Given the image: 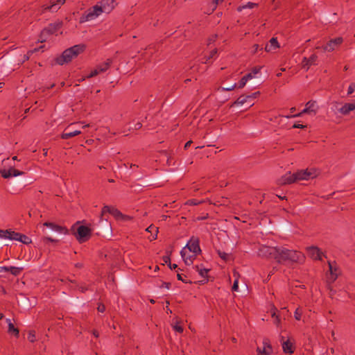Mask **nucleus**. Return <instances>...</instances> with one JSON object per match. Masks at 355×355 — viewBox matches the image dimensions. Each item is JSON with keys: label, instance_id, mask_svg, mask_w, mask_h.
Here are the masks:
<instances>
[{"label": "nucleus", "instance_id": "obj_7", "mask_svg": "<svg viewBox=\"0 0 355 355\" xmlns=\"http://www.w3.org/2000/svg\"><path fill=\"white\" fill-rule=\"evenodd\" d=\"M97 4H98L99 8L102 10V12L106 14L110 13L115 6L114 0H102Z\"/></svg>", "mask_w": 355, "mask_h": 355}, {"label": "nucleus", "instance_id": "obj_31", "mask_svg": "<svg viewBox=\"0 0 355 355\" xmlns=\"http://www.w3.org/2000/svg\"><path fill=\"white\" fill-rule=\"evenodd\" d=\"M153 230H155L156 232L155 234L151 235V238L150 239L151 241L157 238V228L153 227V225H150L146 229V231L149 232H151Z\"/></svg>", "mask_w": 355, "mask_h": 355}, {"label": "nucleus", "instance_id": "obj_33", "mask_svg": "<svg viewBox=\"0 0 355 355\" xmlns=\"http://www.w3.org/2000/svg\"><path fill=\"white\" fill-rule=\"evenodd\" d=\"M110 62H105V63L102 64L101 65L98 66V69H99V71L101 72H104L108 69V67L110 66Z\"/></svg>", "mask_w": 355, "mask_h": 355}, {"label": "nucleus", "instance_id": "obj_28", "mask_svg": "<svg viewBox=\"0 0 355 355\" xmlns=\"http://www.w3.org/2000/svg\"><path fill=\"white\" fill-rule=\"evenodd\" d=\"M80 132H81L80 130H75V131H73V132H65V133H63L62 135V138L64 139H68L69 137L78 135L80 134Z\"/></svg>", "mask_w": 355, "mask_h": 355}, {"label": "nucleus", "instance_id": "obj_35", "mask_svg": "<svg viewBox=\"0 0 355 355\" xmlns=\"http://www.w3.org/2000/svg\"><path fill=\"white\" fill-rule=\"evenodd\" d=\"M317 58L318 57L315 54H313L309 58H308L311 66L316 64Z\"/></svg>", "mask_w": 355, "mask_h": 355}, {"label": "nucleus", "instance_id": "obj_49", "mask_svg": "<svg viewBox=\"0 0 355 355\" xmlns=\"http://www.w3.org/2000/svg\"><path fill=\"white\" fill-rule=\"evenodd\" d=\"M44 241L45 243H47V242H49H49H56V241H57V240H55V239H53V238H51V237H50V236H45V237L44 238Z\"/></svg>", "mask_w": 355, "mask_h": 355}, {"label": "nucleus", "instance_id": "obj_42", "mask_svg": "<svg viewBox=\"0 0 355 355\" xmlns=\"http://www.w3.org/2000/svg\"><path fill=\"white\" fill-rule=\"evenodd\" d=\"M218 254L219 257L223 259V260H227L229 257V254L227 253H225L224 252L218 251Z\"/></svg>", "mask_w": 355, "mask_h": 355}, {"label": "nucleus", "instance_id": "obj_34", "mask_svg": "<svg viewBox=\"0 0 355 355\" xmlns=\"http://www.w3.org/2000/svg\"><path fill=\"white\" fill-rule=\"evenodd\" d=\"M302 68H304V69H305L306 70L311 66L310 63H309V59L306 58V57L303 58L302 62Z\"/></svg>", "mask_w": 355, "mask_h": 355}, {"label": "nucleus", "instance_id": "obj_5", "mask_svg": "<svg viewBox=\"0 0 355 355\" xmlns=\"http://www.w3.org/2000/svg\"><path fill=\"white\" fill-rule=\"evenodd\" d=\"M102 12V10L98 6V4H96L92 7L91 8L88 9L81 17L80 21L85 22V21H89L96 19L97 17H98Z\"/></svg>", "mask_w": 355, "mask_h": 355}, {"label": "nucleus", "instance_id": "obj_45", "mask_svg": "<svg viewBox=\"0 0 355 355\" xmlns=\"http://www.w3.org/2000/svg\"><path fill=\"white\" fill-rule=\"evenodd\" d=\"M232 291L236 292L239 291V282L237 279H236L233 284Z\"/></svg>", "mask_w": 355, "mask_h": 355}, {"label": "nucleus", "instance_id": "obj_63", "mask_svg": "<svg viewBox=\"0 0 355 355\" xmlns=\"http://www.w3.org/2000/svg\"><path fill=\"white\" fill-rule=\"evenodd\" d=\"M93 335H94L95 337H96V338H98V332H97L96 331H93Z\"/></svg>", "mask_w": 355, "mask_h": 355}, {"label": "nucleus", "instance_id": "obj_47", "mask_svg": "<svg viewBox=\"0 0 355 355\" xmlns=\"http://www.w3.org/2000/svg\"><path fill=\"white\" fill-rule=\"evenodd\" d=\"M271 312H272V316L273 318H275V319H276L275 322L279 323V320L278 316L276 315V309L273 308L272 310L271 311Z\"/></svg>", "mask_w": 355, "mask_h": 355}, {"label": "nucleus", "instance_id": "obj_25", "mask_svg": "<svg viewBox=\"0 0 355 355\" xmlns=\"http://www.w3.org/2000/svg\"><path fill=\"white\" fill-rule=\"evenodd\" d=\"M251 80V75L244 76L236 85L239 88L243 87L248 80Z\"/></svg>", "mask_w": 355, "mask_h": 355}, {"label": "nucleus", "instance_id": "obj_11", "mask_svg": "<svg viewBox=\"0 0 355 355\" xmlns=\"http://www.w3.org/2000/svg\"><path fill=\"white\" fill-rule=\"evenodd\" d=\"M43 225L46 227H49L53 232H55L59 234H65L67 232V230L64 227L58 225L56 224H54L53 223L46 222L43 224Z\"/></svg>", "mask_w": 355, "mask_h": 355}, {"label": "nucleus", "instance_id": "obj_20", "mask_svg": "<svg viewBox=\"0 0 355 355\" xmlns=\"http://www.w3.org/2000/svg\"><path fill=\"white\" fill-rule=\"evenodd\" d=\"M309 114H315L318 110V105L315 101H310L306 103Z\"/></svg>", "mask_w": 355, "mask_h": 355}, {"label": "nucleus", "instance_id": "obj_26", "mask_svg": "<svg viewBox=\"0 0 355 355\" xmlns=\"http://www.w3.org/2000/svg\"><path fill=\"white\" fill-rule=\"evenodd\" d=\"M329 270L331 272V278L332 281H334L337 277L336 268L333 263L329 262Z\"/></svg>", "mask_w": 355, "mask_h": 355}, {"label": "nucleus", "instance_id": "obj_38", "mask_svg": "<svg viewBox=\"0 0 355 355\" xmlns=\"http://www.w3.org/2000/svg\"><path fill=\"white\" fill-rule=\"evenodd\" d=\"M354 90H355V83H352L349 85L348 89H347V95H351L352 94H353Z\"/></svg>", "mask_w": 355, "mask_h": 355}, {"label": "nucleus", "instance_id": "obj_22", "mask_svg": "<svg viewBox=\"0 0 355 355\" xmlns=\"http://www.w3.org/2000/svg\"><path fill=\"white\" fill-rule=\"evenodd\" d=\"M257 6V4L255 3L248 2L245 4L239 6L237 8V10L239 12H241L244 9H252V8H255Z\"/></svg>", "mask_w": 355, "mask_h": 355}, {"label": "nucleus", "instance_id": "obj_9", "mask_svg": "<svg viewBox=\"0 0 355 355\" xmlns=\"http://www.w3.org/2000/svg\"><path fill=\"white\" fill-rule=\"evenodd\" d=\"M277 248L261 246L258 252L259 256L261 257H269L272 256L275 258Z\"/></svg>", "mask_w": 355, "mask_h": 355}, {"label": "nucleus", "instance_id": "obj_16", "mask_svg": "<svg viewBox=\"0 0 355 355\" xmlns=\"http://www.w3.org/2000/svg\"><path fill=\"white\" fill-rule=\"evenodd\" d=\"M281 342L284 352L291 354L293 352L292 343L288 340H284L283 336L281 338Z\"/></svg>", "mask_w": 355, "mask_h": 355}, {"label": "nucleus", "instance_id": "obj_46", "mask_svg": "<svg viewBox=\"0 0 355 355\" xmlns=\"http://www.w3.org/2000/svg\"><path fill=\"white\" fill-rule=\"evenodd\" d=\"M112 207H110L109 206H105L103 208V210H102V214H104L107 212L108 213H111L112 211Z\"/></svg>", "mask_w": 355, "mask_h": 355}, {"label": "nucleus", "instance_id": "obj_50", "mask_svg": "<svg viewBox=\"0 0 355 355\" xmlns=\"http://www.w3.org/2000/svg\"><path fill=\"white\" fill-rule=\"evenodd\" d=\"M223 0H213V10L216 8V6L222 2Z\"/></svg>", "mask_w": 355, "mask_h": 355}, {"label": "nucleus", "instance_id": "obj_23", "mask_svg": "<svg viewBox=\"0 0 355 355\" xmlns=\"http://www.w3.org/2000/svg\"><path fill=\"white\" fill-rule=\"evenodd\" d=\"M21 238V234L15 232L8 230V239L11 241H18Z\"/></svg>", "mask_w": 355, "mask_h": 355}, {"label": "nucleus", "instance_id": "obj_56", "mask_svg": "<svg viewBox=\"0 0 355 355\" xmlns=\"http://www.w3.org/2000/svg\"><path fill=\"white\" fill-rule=\"evenodd\" d=\"M259 49V46L258 44H254V45L253 46L252 51H253V53H255V52H257Z\"/></svg>", "mask_w": 355, "mask_h": 355}, {"label": "nucleus", "instance_id": "obj_61", "mask_svg": "<svg viewBox=\"0 0 355 355\" xmlns=\"http://www.w3.org/2000/svg\"><path fill=\"white\" fill-rule=\"evenodd\" d=\"M191 143V141H189L187 142V143L185 144L184 148H187L190 146Z\"/></svg>", "mask_w": 355, "mask_h": 355}, {"label": "nucleus", "instance_id": "obj_59", "mask_svg": "<svg viewBox=\"0 0 355 355\" xmlns=\"http://www.w3.org/2000/svg\"><path fill=\"white\" fill-rule=\"evenodd\" d=\"M141 127V123H137L135 125V129H139Z\"/></svg>", "mask_w": 355, "mask_h": 355}, {"label": "nucleus", "instance_id": "obj_60", "mask_svg": "<svg viewBox=\"0 0 355 355\" xmlns=\"http://www.w3.org/2000/svg\"><path fill=\"white\" fill-rule=\"evenodd\" d=\"M164 261H165L166 263H167L168 262V263H171L170 262V259H169L168 257H164Z\"/></svg>", "mask_w": 355, "mask_h": 355}, {"label": "nucleus", "instance_id": "obj_17", "mask_svg": "<svg viewBox=\"0 0 355 355\" xmlns=\"http://www.w3.org/2000/svg\"><path fill=\"white\" fill-rule=\"evenodd\" d=\"M194 269L201 277L204 278L202 282H206L207 281V277L209 269L203 268L202 266H195Z\"/></svg>", "mask_w": 355, "mask_h": 355}, {"label": "nucleus", "instance_id": "obj_4", "mask_svg": "<svg viewBox=\"0 0 355 355\" xmlns=\"http://www.w3.org/2000/svg\"><path fill=\"white\" fill-rule=\"evenodd\" d=\"M189 251L193 253V255L197 256L201 252V250L199 245V240L198 238L191 237L189 241L186 244V245L180 251V254H182L183 256L185 255V252Z\"/></svg>", "mask_w": 355, "mask_h": 355}, {"label": "nucleus", "instance_id": "obj_12", "mask_svg": "<svg viewBox=\"0 0 355 355\" xmlns=\"http://www.w3.org/2000/svg\"><path fill=\"white\" fill-rule=\"evenodd\" d=\"M307 253L312 259H322V252L315 246L308 247Z\"/></svg>", "mask_w": 355, "mask_h": 355}, {"label": "nucleus", "instance_id": "obj_27", "mask_svg": "<svg viewBox=\"0 0 355 355\" xmlns=\"http://www.w3.org/2000/svg\"><path fill=\"white\" fill-rule=\"evenodd\" d=\"M23 269V267L10 266L8 267V272H10L13 275H18Z\"/></svg>", "mask_w": 355, "mask_h": 355}, {"label": "nucleus", "instance_id": "obj_13", "mask_svg": "<svg viewBox=\"0 0 355 355\" xmlns=\"http://www.w3.org/2000/svg\"><path fill=\"white\" fill-rule=\"evenodd\" d=\"M89 234H90V230L88 227H87L85 226L78 227V230H77V234H78V239L80 241H83L86 240L89 237Z\"/></svg>", "mask_w": 355, "mask_h": 355}, {"label": "nucleus", "instance_id": "obj_37", "mask_svg": "<svg viewBox=\"0 0 355 355\" xmlns=\"http://www.w3.org/2000/svg\"><path fill=\"white\" fill-rule=\"evenodd\" d=\"M216 52H217L216 49L211 50L210 55L209 56L205 55V60L204 61V62L207 63L210 58H211L214 56V55L216 53Z\"/></svg>", "mask_w": 355, "mask_h": 355}, {"label": "nucleus", "instance_id": "obj_14", "mask_svg": "<svg viewBox=\"0 0 355 355\" xmlns=\"http://www.w3.org/2000/svg\"><path fill=\"white\" fill-rule=\"evenodd\" d=\"M339 112L344 115H347L350 112H355V101L344 104L340 109Z\"/></svg>", "mask_w": 355, "mask_h": 355}, {"label": "nucleus", "instance_id": "obj_32", "mask_svg": "<svg viewBox=\"0 0 355 355\" xmlns=\"http://www.w3.org/2000/svg\"><path fill=\"white\" fill-rule=\"evenodd\" d=\"M19 241L24 243V244H28L31 242V240L29 237L26 236V235L21 234L20 239L18 240Z\"/></svg>", "mask_w": 355, "mask_h": 355}, {"label": "nucleus", "instance_id": "obj_62", "mask_svg": "<svg viewBox=\"0 0 355 355\" xmlns=\"http://www.w3.org/2000/svg\"><path fill=\"white\" fill-rule=\"evenodd\" d=\"M6 321L8 324V326H9V324H12V322L10 318H7Z\"/></svg>", "mask_w": 355, "mask_h": 355}, {"label": "nucleus", "instance_id": "obj_54", "mask_svg": "<svg viewBox=\"0 0 355 355\" xmlns=\"http://www.w3.org/2000/svg\"><path fill=\"white\" fill-rule=\"evenodd\" d=\"M302 115V112H299V113H297V114H293V115H292V116H287L286 117H287V118H290V117H300V116H301Z\"/></svg>", "mask_w": 355, "mask_h": 355}, {"label": "nucleus", "instance_id": "obj_24", "mask_svg": "<svg viewBox=\"0 0 355 355\" xmlns=\"http://www.w3.org/2000/svg\"><path fill=\"white\" fill-rule=\"evenodd\" d=\"M61 26V23L60 22H57V23H55L53 24H51L49 26V27H48L45 31H48V32H50L51 33H54L55 31H58Z\"/></svg>", "mask_w": 355, "mask_h": 355}, {"label": "nucleus", "instance_id": "obj_64", "mask_svg": "<svg viewBox=\"0 0 355 355\" xmlns=\"http://www.w3.org/2000/svg\"><path fill=\"white\" fill-rule=\"evenodd\" d=\"M178 279L179 280L183 281V279H182L181 275H180V274H178Z\"/></svg>", "mask_w": 355, "mask_h": 355}, {"label": "nucleus", "instance_id": "obj_3", "mask_svg": "<svg viewBox=\"0 0 355 355\" xmlns=\"http://www.w3.org/2000/svg\"><path fill=\"white\" fill-rule=\"evenodd\" d=\"M85 49V46L84 44H76L66 49L62 54L57 58V63L62 65L71 62L73 58L83 53Z\"/></svg>", "mask_w": 355, "mask_h": 355}, {"label": "nucleus", "instance_id": "obj_6", "mask_svg": "<svg viewBox=\"0 0 355 355\" xmlns=\"http://www.w3.org/2000/svg\"><path fill=\"white\" fill-rule=\"evenodd\" d=\"M259 94V92H256L250 95L241 96L236 100V103L240 105H243L245 103H248L249 106L250 107L254 105V100L258 98Z\"/></svg>", "mask_w": 355, "mask_h": 355}, {"label": "nucleus", "instance_id": "obj_41", "mask_svg": "<svg viewBox=\"0 0 355 355\" xmlns=\"http://www.w3.org/2000/svg\"><path fill=\"white\" fill-rule=\"evenodd\" d=\"M28 339L30 342L33 343L36 340L35 333L33 331L29 332Z\"/></svg>", "mask_w": 355, "mask_h": 355}, {"label": "nucleus", "instance_id": "obj_10", "mask_svg": "<svg viewBox=\"0 0 355 355\" xmlns=\"http://www.w3.org/2000/svg\"><path fill=\"white\" fill-rule=\"evenodd\" d=\"M343 42V38L338 37L337 38L331 40L329 43L324 46V50L326 51H332L337 48Z\"/></svg>", "mask_w": 355, "mask_h": 355}, {"label": "nucleus", "instance_id": "obj_57", "mask_svg": "<svg viewBox=\"0 0 355 355\" xmlns=\"http://www.w3.org/2000/svg\"><path fill=\"white\" fill-rule=\"evenodd\" d=\"M168 266H169L171 269H175V268H176L178 267L177 264H175V263L171 264V263H169Z\"/></svg>", "mask_w": 355, "mask_h": 355}, {"label": "nucleus", "instance_id": "obj_29", "mask_svg": "<svg viewBox=\"0 0 355 355\" xmlns=\"http://www.w3.org/2000/svg\"><path fill=\"white\" fill-rule=\"evenodd\" d=\"M8 331L9 334H12L16 337L19 336V330L15 327L13 324H9V326H8Z\"/></svg>", "mask_w": 355, "mask_h": 355}, {"label": "nucleus", "instance_id": "obj_19", "mask_svg": "<svg viewBox=\"0 0 355 355\" xmlns=\"http://www.w3.org/2000/svg\"><path fill=\"white\" fill-rule=\"evenodd\" d=\"M272 351L271 345L267 342L263 343V349H261L260 348L257 349L259 355H270Z\"/></svg>", "mask_w": 355, "mask_h": 355}, {"label": "nucleus", "instance_id": "obj_36", "mask_svg": "<svg viewBox=\"0 0 355 355\" xmlns=\"http://www.w3.org/2000/svg\"><path fill=\"white\" fill-rule=\"evenodd\" d=\"M110 214H112L113 216H114L116 218L122 216V214L119 210H117L116 209H115L114 207L112 208V211Z\"/></svg>", "mask_w": 355, "mask_h": 355}, {"label": "nucleus", "instance_id": "obj_44", "mask_svg": "<svg viewBox=\"0 0 355 355\" xmlns=\"http://www.w3.org/2000/svg\"><path fill=\"white\" fill-rule=\"evenodd\" d=\"M99 73H101V71H99V69L97 67L96 69L92 71V72L88 76V77L91 78V77L95 76L98 75Z\"/></svg>", "mask_w": 355, "mask_h": 355}, {"label": "nucleus", "instance_id": "obj_43", "mask_svg": "<svg viewBox=\"0 0 355 355\" xmlns=\"http://www.w3.org/2000/svg\"><path fill=\"white\" fill-rule=\"evenodd\" d=\"M173 329L175 331L180 332V333H182L183 331V328L178 323H176L173 326Z\"/></svg>", "mask_w": 355, "mask_h": 355}, {"label": "nucleus", "instance_id": "obj_55", "mask_svg": "<svg viewBox=\"0 0 355 355\" xmlns=\"http://www.w3.org/2000/svg\"><path fill=\"white\" fill-rule=\"evenodd\" d=\"M105 306L103 305H99L98 307V311L99 312H101L103 313L104 311H105Z\"/></svg>", "mask_w": 355, "mask_h": 355}, {"label": "nucleus", "instance_id": "obj_30", "mask_svg": "<svg viewBox=\"0 0 355 355\" xmlns=\"http://www.w3.org/2000/svg\"><path fill=\"white\" fill-rule=\"evenodd\" d=\"M259 73H260V68L255 67L247 75H251V80H252V78H257V76Z\"/></svg>", "mask_w": 355, "mask_h": 355}, {"label": "nucleus", "instance_id": "obj_58", "mask_svg": "<svg viewBox=\"0 0 355 355\" xmlns=\"http://www.w3.org/2000/svg\"><path fill=\"white\" fill-rule=\"evenodd\" d=\"M301 112H302V114H305V113L309 114V112L308 111L307 107L306 106H305V108L303 109Z\"/></svg>", "mask_w": 355, "mask_h": 355}, {"label": "nucleus", "instance_id": "obj_2", "mask_svg": "<svg viewBox=\"0 0 355 355\" xmlns=\"http://www.w3.org/2000/svg\"><path fill=\"white\" fill-rule=\"evenodd\" d=\"M302 258L303 255L300 252L279 247L277 248L275 259L278 262L281 263L285 261H291L293 262L299 261Z\"/></svg>", "mask_w": 355, "mask_h": 355}, {"label": "nucleus", "instance_id": "obj_52", "mask_svg": "<svg viewBox=\"0 0 355 355\" xmlns=\"http://www.w3.org/2000/svg\"><path fill=\"white\" fill-rule=\"evenodd\" d=\"M306 126L302 125V124H300V123H295L293 125V128H304Z\"/></svg>", "mask_w": 355, "mask_h": 355}, {"label": "nucleus", "instance_id": "obj_39", "mask_svg": "<svg viewBox=\"0 0 355 355\" xmlns=\"http://www.w3.org/2000/svg\"><path fill=\"white\" fill-rule=\"evenodd\" d=\"M301 315H302V311L300 310V308H297L295 311V314H294L295 318L297 320H300L301 319Z\"/></svg>", "mask_w": 355, "mask_h": 355}, {"label": "nucleus", "instance_id": "obj_53", "mask_svg": "<svg viewBox=\"0 0 355 355\" xmlns=\"http://www.w3.org/2000/svg\"><path fill=\"white\" fill-rule=\"evenodd\" d=\"M8 272V266H0V272Z\"/></svg>", "mask_w": 355, "mask_h": 355}, {"label": "nucleus", "instance_id": "obj_1", "mask_svg": "<svg viewBox=\"0 0 355 355\" xmlns=\"http://www.w3.org/2000/svg\"><path fill=\"white\" fill-rule=\"evenodd\" d=\"M318 174V171L313 168L300 170L293 174L288 172L282 177L281 182L283 184H291L297 180H309L316 178Z\"/></svg>", "mask_w": 355, "mask_h": 355}, {"label": "nucleus", "instance_id": "obj_21", "mask_svg": "<svg viewBox=\"0 0 355 355\" xmlns=\"http://www.w3.org/2000/svg\"><path fill=\"white\" fill-rule=\"evenodd\" d=\"M65 1L66 0H56L51 6H46L45 9L49 10L51 12H56Z\"/></svg>", "mask_w": 355, "mask_h": 355}, {"label": "nucleus", "instance_id": "obj_8", "mask_svg": "<svg viewBox=\"0 0 355 355\" xmlns=\"http://www.w3.org/2000/svg\"><path fill=\"white\" fill-rule=\"evenodd\" d=\"M0 173L4 178L17 177L24 174L23 172L17 171L12 167H10V168H3L0 171Z\"/></svg>", "mask_w": 355, "mask_h": 355}, {"label": "nucleus", "instance_id": "obj_15", "mask_svg": "<svg viewBox=\"0 0 355 355\" xmlns=\"http://www.w3.org/2000/svg\"><path fill=\"white\" fill-rule=\"evenodd\" d=\"M279 47L277 38L272 37L265 46V51L267 52H272Z\"/></svg>", "mask_w": 355, "mask_h": 355}, {"label": "nucleus", "instance_id": "obj_18", "mask_svg": "<svg viewBox=\"0 0 355 355\" xmlns=\"http://www.w3.org/2000/svg\"><path fill=\"white\" fill-rule=\"evenodd\" d=\"M181 257L184 261L185 264L187 266H190L193 263V259L196 258V255H193V253L190 252L189 251L185 252V255L183 256L182 254H180Z\"/></svg>", "mask_w": 355, "mask_h": 355}, {"label": "nucleus", "instance_id": "obj_48", "mask_svg": "<svg viewBox=\"0 0 355 355\" xmlns=\"http://www.w3.org/2000/svg\"><path fill=\"white\" fill-rule=\"evenodd\" d=\"M200 203V201H198L197 200H189L187 202V204L191 205H196Z\"/></svg>", "mask_w": 355, "mask_h": 355}, {"label": "nucleus", "instance_id": "obj_51", "mask_svg": "<svg viewBox=\"0 0 355 355\" xmlns=\"http://www.w3.org/2000/svg\"><path fill=\"white\" fill-rule=\"evenodd\" d=\"M236 86V84L234 83L232 86L230 87V86H227V87H223V90H226V91H230L232 89H233Z\"/></svg>", "mask_w": 355, "mask_h": 355}, {"label": "nucleus", "instance_id": "obj_40", "mask_svg": "<svg viewBox=\"0 0 355 355\" xmlns=\"http://www.w3.org/2000/svg\"><path fill=\"white\" fill-rule=\"evenodd\" d=\"M8 230H0V239H8Z\"/></svg>", "mask_w": 355, "mask_h": 355}]
</instances>
